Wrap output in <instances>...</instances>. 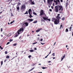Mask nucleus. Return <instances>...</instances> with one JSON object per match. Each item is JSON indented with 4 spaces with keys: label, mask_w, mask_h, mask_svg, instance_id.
I'll return each instance as SVG.
<instances>
[{
    "label": "nucleus",
    "mask_w": 73,
    "mask_h": 73,
    "mask_svg": "<svg viewBox=\"0 0 73 73\" xmlns=\"http://www.w3.org/2000/svg\"><path fill=\"white\" fill-rule=\"evenodd\" d=\"M62 20L64 21V20H65V17H63L62 19Z\"/></svg>",
    "instance_id": "obj_28"
},
{
    "label": "nucleus",
    "mask_w": 73,
    "mask_h": 73,
    "mask_svg": "<svg viewBox=\"0 0 73 73\" xmlns=\"http://www.w3.org/2000/svg\"><path fill=\"white\" fill-rule=\"evenodd\" d=\"M3 61H1V65H3Z\"/></svg>",
    "instance_id": "obj_37"
},
{
    "label": "nucleus",
    "mask_w": 73,
    "mask_h": 73,
    "mask_svg": "<svg viewBox=\"0 0 73 73\" xmlns=\"http://www.w3.org/2000/svg\"><path fill=\"white\" fill-rule=\"evenodd\" d=\"M66 32H69V30H68V29H66L65 30Z\"/></svg>",
    "instance_id": "obj_23"
},
{
    "label": "nucleus",
    "mask_w": 73,
    "mask_h": 73,
    "mask_svg": "<svg viewBox=\"0 0 73 73\" xmlns=\"http://www.w3.org/2000/svg\"><path fill=\"white\" fill-rule=\"evenodd\" d=\"M17 45V43H15L13 44V46H16Z\"/></svg>",
    "instance_id": "obj_32"
},
{
    "label": "nucleus",
    "mask_w": 73,
    "mask_h": 73,
    "mask_svg": "<svg viewBox=\"0 0 73 73\" xmlns=\"http://www.w3.org/2000/svg\"><path fill=\"white\" fill-rule=\"evenodd\" d=\"M28 14V11H26V12H25V14Z\"/></svg>",
    "instance_id": "obj_31"
},
{
    "label": "nucleus",
    "mask_w": 73,
    "mask_h": 73,
    "mask_svg": "<svg viewBox=\"0 0 73 73\" xmlns=\"http://www.w3.org/2000/svg\"><path fill=\"white\" fill-rule=\"evenodd\" d=\"M28 21H30L32 22L33 21V20H34V19H29L27 20Z\"/></svg>",
    "instance_id": "obj_13"
},
{
    "label": "nucleus",
    "mask_w": 73,
    "mask_h": 73,
    "mask_svg": "<svg viewBox=\"0 0 73 73\" xmlns=\"http://www.w3.org/2000/svg\"><path fill=\"white\" fill-rule=\"evenodd\" d=\"M65 58V55L64 54V56L63 57V58H62V59H61V61H62L64 58Z\"/></svg>",
    "instance_id": "obj_16"
},
{
    "label": "nucleus",
    "mask_w": 73,
    "mask_h": 73,
    "mask_svg": "<svg viewBox=\"0 0 73 73\" xmlns=\"http://www.w3.org/2000/svg\"><path fill=\"white\" fill-rule=\"evenodd\" d=\"M13 14H12V13L11 14V15L12 16H13Z\"/></svg>",
    "instance_id": "obj_58"
},
{
    "label": "nucleus",
    "mask_w": 73,
    "mask_h": 73,
    "mask_svg": "<svg viewBox=\"0 0 73 73\" xmlns=\"http://www.w3.org/2000/svg\"><path fill=\"white\" fill-rule=\"evenodd\" d=\"M7 61V59H5L4 60V62H6V61Z\"/></svg>",
    "instance_id": "obj_41"
},
{
    "label": "nucleus",
    "mask_w": 73,
    "mask_h": 73,
    "mask_svg": "<svg viewBox=\"0 0 73 73\" xmlns=\"http://www.w3.org/2000/svg\"><path fill=\"white\" fill-rule=\"evenodd\" d=\"M72 36L73 37V32H72Z\"/></svg>",
    "instance_id": "obj_63"
},
{
    "label": "nucleus",
    "mask_w": 73,
    "mask_h": 73,
    "mask_svg": "<svg viewBox=\"0 0 73 73\" xmlns=\"http://www.w3.org/2000/svg\"><path fill=\"white\" fill-rule=\"evenodd\" d=\"M55 58H56L55 57H54V58H53V59H55Z\"/></svg>",
    "instance_id": "obj_59"
},
{
    "label": "nucleus",
    "mask_w": 73,
    "mask_h": 73,
    "mask_svg": "<svg viewBox=\"0 0 73 73\" xmlns=\"http://www.w3.org/2000/svg\"><path fill=\"white\" fill-rule=\"evenodd\" d=\"M30 1L31 5H34L35 4V3H34V2L32 1V0H30Z\"/></svg>",
    "instance_id": "obj_10"
},
{
    "label": "nucleus",
    "mask_w": 73,
    "mask_h": 73,
    "mask_svg": "<svg viewBox=\"0 0 73 73\" xmlns=\"http://www.w3.org/2000/svg\"><path fill=\"white\" fill-rule=\"evenodd\" d=\"M56 18L57 20L59 21H60V19H61V17L59 16H57Z\"/></svg>",
    "instance_id": "obj_11"
},
{
    "label": "nucleus",
    "mask_w": 73,
    "mask_h": 73,
    "mask_svg": "<svg viewBox=\"0 0 73 73\" xmlns=\"http://www.w3.org/2000/svg\"><path fill=\"white\" fill-rule=\"evenodd\" d=\"M49 11H50V12H52V9H50L49 10Z\"/></svg>",
    "instance_id": "obj_36"
},
{
    "label": "nucleus",
    "mask_w": 73,
    "mask_h": 73,
    "mask_svg": "<svg viewBox=\"0 0 73 73\" xmlns=\"http://www.w3.org/2000/svg\"><path fill=\"white\" fill-rule=\"evenodd\" d=\"M60 14H58V15L57 16H60Z\"/></svg>",
    "instance_id": "obj_53"
},
{
    "label": "nucleus",
    "mask_w": 73,
    "mask_h": 73,
    "mask_svg": "<svg viewBox=\"0 0 73 73\" xmlns=\"http://www.w3.org/2000/svg\"><path fill=\"white\" fill-rule=\"evenodd\" d=\"M48 62H49V63L50 62V61H49Z\"/></svg>",
    "instance_id": "obj_64"
},
{
    "label": "nucleus",
    "mask_w": 73,
    "mask_h": 73,
    "mask_svg": "<svg viewBox=\"0 0 73 73\" xmlns=\"http://www.w3.org/2000/svg\"><path fill=\"white\" fill-rule=\"evenodd\" d=\"M16 8L18 11H19V10H20V7H19L18 6L16 7Z\"/></svg>",
    "instance_id": "obj_19"
},
{
    "label": "nucleus",
    "mask_w": 73,
    "mask_h": 73,
    "mask_svg": "<svg viewBox=\"0 0 73 73\" xmlns=\"http://www.w3.org/2000/svg\"><path fill=\"white\" fill-rule=\"evenodd\" d=\"M54 2L55 3L56 5H58V4H60V0H56V1L55 0H54Z\"/></svg>",
    "instance_id": "obj_3"
},
{
    "label": "nucleus",
    "mask_w": 73,
    "mask_h": 73,
    "mask_svg": "<svg viewBox=\"0 0 73 73\" xmlns=\"http://www.w3.org/2000/svg\"><path fill=\"white\" fill-rule=\"evenodd\" d=\"M66 48H67V47H68V45H66Z\"/></svg>",
    "instance_id": "obj_62"
},
{
    "label": "nucleus",
    "mask_w": 73,
    "mask_h": 73,
    "mask_svg": "<svg viewBox=\"0 0 73 73\" xmlns=\"http://www.w3.org/2000/svg\"><path fill=\"white\" fill-rule=\"evenodd\" d=\"M61 2H63V1L62 0H60Z\"/></svg>",
    "instance_id": "obj_56"
},
{
    "label": "nucleus",
    "mask_w": 73,
    "mask_h": 73,
    "mask_svg": "<svg viewBox=\"0 0 73 73\" xmlns=\"http://www.w3.org/2000/svg\"><path fill=\"white\" fill-rule=\"evenodd\" d=\"M48 3V7L49 8H50V6L52 5V1H51V0H47Z\"/></svg>",
    "instance_id": "obj_5"
},
{
    "label": "nucleus",
    "mask_w": 73,
    "mask_h": 73,
    "mask_svg": "<svg viewBox=\"0 0 73 73\" xmlns=\"http://www.w3.org/2000/svg\"><path fill=\"white\" fill-rule=\"evenodd\" d=\"M29 51H30V52H34V50H29Z\"/></svg>",
    "instance_id": "obj_21"
},
{
    "label": "nucleus",
    "mask_w": 73,
    "mask_h": 73,
    "mask_svg": "<svg viewBox=\"0 0 73 73\" xmlns=\"http://www.w3.org/2000/svg\"><path fill=\"white\" fill-rule=\"evenodd\" d=\"M9 44H10V42H8L6 44V45H8Z\"/></svg>",
    "instance_id": "obj_40"
},
{
    "label": "nucleus",
    "mask_w": 73,
    "mask_h": 73,
    "mask_svg": "<svg viewBox=\"0 0 73 73\" xmlns=\"http://www.w3.org/2000/svg\"><path fill=\"white\" fill-rule=\"evenodd\" d=\"M52 55L53 56H55V53H53L52 54Z\"/></svg>",
    "instance_id": "obj_39"
},
{
    "label": "nucleus",
    "mask_w": 73,
    "mask_h": 73,
    "mask_svg": "<svg viewBox=\"0 0 73 73\" xmlns=\"http://www.w3.org/2000/svg\"><path fill=\"white\" fill-rule=\"evenodd\" d=\"M35 69V67H33V68H32L29 71V72H31V71H32V70H33V69Z\"/></svg>",
    "instance_id": "obj_20"
},
{
    "label": "nucleus",
    "mask_w": 73,
    "mask_h": 73,
    "mask_svg": "<svg viewBox=\"0 0 73 73\" xmlns=\"http://www.w3.org/2000/svg\"><path fill=\"white\" fill-rule=\"evenodd\" d=\"M15 58V57H14L11 60H13V58Z\"/></svg>",
    "instance_id": "obj_61"
},
{
    "label": "nucleus",
    "mask_w": 73,
    "mask_h": 73,
    "mask_svg": "<svg viewBox=\"0 0 73 73\" xmlns=\"http://www.w3.org/2000/svg\"><path fill=\"white\" fill-rule=\"evenodd\" d=\"M55 11L56 12H58V7L57 6H55Z\"/></svg>",
    "instance_id": "obj_8"
},
{
    "label": "nucleus",
    "mask_w": 73,
    "mask_h": 73,
    "mask_svg": "<svg viewBox=\"0 0 73 73\" xmlns=\"http://www.w3.org/2000/svg\"><path fill=\"white\" fill-rule=\"evenodd\" d=\"M18 5H21V3H19L18 4Z\"/></svg>",
    "instance_id": "obj_38"
},
{
    "label": "nucleus",
    "mask_w": 73,
    "mask_h": 73,
    "mask_svg": "<svg viewBox=\"0 0 73 73\" xmlns=\"http://www.w3.org/2000/svg\"><path fill=\"white\" fill-rule=\"evenodd\" d=\"M21 31L22 32H23V31H24V29H23V27H22L20 29V30H19V31L18 32V35H20V32Z\"/></svg>",
    "instance_id": "obj_7"
},
{
    "label": "nucleus",
    "mask_w": 73,
    "mask_h": 73,
    "mask_svg": "<svg viewBox=\"0 0 73 73\" xmlns=\"http://www.w3.org/2000/svg\"><path fill=\"white\" fill-rule=\"evenodd\" d=\"M57 6L58 7L59 11H60L61 9V12H62V11H63L62 6H60V5H58Z\"/></svg>",
    "instance_id": "obj_2"
},
{
    "label": "nucleus",
    "mask_w": 73,
    "mask_h": 73,
    "mask_svg": "<svg viewBox=\"0 0 73 73\" xmlns=\"http://www.w3.org/2000/svg\"><path fill=\"white\" fill-rule=\"evenodd\" d=\"M0 48H1V50H3V48L2 47H1V46H0Z\"/></svg>",
    "instance_id": "obj_26"
},
{
    "label": "nucleus",
    "mask_w": 73,
    "mask_h": 73,
    "mask_svg": "<svg viewBox=\"0 0 73 73\" xmlns=\"http://www.w3.org/2000/svg\"><path fill=\"white\" fill-rule=\"evenodd\" d=\"M6 58H9V56H7L6 57Z\"/></svg>",
    "instance_id": "obj_27"
},
{
    "label": "nucleus",
    "mask_w": 73,
    "mask_h": 73,
    "mask_svg": "<svg viewBox=\"0 0 73 73\" xmlns=\"http://www.w3.org/2000/svg\"><path fill=\"white\" fill-rule=\"evenodd\" d=\"M41 68H42V69H46V67H41Z\"/></svg>",
    "instance_id": "obj_24"
},
{
    "label": "nucleus",
    "mask_w": 73,
    "mask_h": 73,
    "mask_svg": "<svg viewBox=\"0 0 73 73\" xmlns=\"http://www.w3.org/2000/svg\"><path fill=\"white\" fill-rule=\"evenodd\" d=\"M29 14V17H30V19H32V18H31V17H33V16L31 15V14Z\"/></svg>",
    "instance_id": "obj_18"
},
{
    "label": "nucleus",
    "mask_w": 73,
    "mask_h": 73,
    "mask_svg": "<svg viewBox=\"0 0 73 73\" xmlns=\"http://www.w3.org/2000/svg\"><path fill=\"white\" fill-rule=\"evenodd\" d=\"M28 57L29 58H31V55H29L28 56Z\"/></svg>",
    "instance_id": "obj_35"
},
{
    "label": "nucleus",
    "mask_w": 73,
    "mask_h": 73,
    "mask_svg": "<svg viewBox=\"0 0 73 73\" xmlns=\"http://www.w3.org/2000/svg\"><path fill=\"white\" fill-rule=\"evenodd\" d=\"M68 2H67L66 3V8H67V7H68Z\"/></svg>",
    "instance_id": "obj_14"
},
{
    "label": "nucleus",
    "mask_w": 73,
    "mask_h": 73,
    "mask_svg": "<svg viewBox=\"0 0 73 73\" xmlns=\"http://www.w3.org/2000/svg\"><path fill=\"white\" fill-rule=\"evenodd\" d=\"M47 20H48L49 21H50V19H48L47 18Z\"/></svg>",
    "instance_id": "obj_34"
},
{
    "label": "nucleus",
    "mask_w": 73,
    "mask_h": 73,
    "mask_svg": "<svg viewBox=\"0 0 73 73\" xmlns=\"http://www.w3.org/2000/svg\"><path fill=\"white\" fill-rule=\"evenodd\" d=\"M62 27V25H60V29H61V28Z\"/></svg>",
    "instance_id": "obj_46"
},
{
    "label": "nucleus",
    "mask_w": 73,
    "mask_h": 73,
    "mask_svg": "<svg viewBox=\"0 0 73 73\" xmlns=\"http://www.w3.org/2000/svg\"><path fill=\"white\" fill-rule=\"evenodd\" d=\"M41 29H39L38 30L36 31V32L37 33V32H40V30H41Z\"/></svg>",
    "instance_id": "obj_15"
},
{
    "label": "nucleus",
    "mask_w": 73,
    "mask_h": 73,
    "mask_svg": "<svg viewBox=\"0 0 73 73\" xmlns=\"http://www.w3.org/2000/svg\"><path fill=\"white\" fill-rule=\"evenodd\" d=\"M46 15V14H45L44 12V10L42 9H41L40 12V16H42V15Z\"/></svg>",
    "instance_id": "obj_4"
},
{
    "label": "nucleus",
    "mask_w": 73,
    "mask_h": 73,
    "mask_svg": "<svg viewBox=\"0 0 73 73\" xmlns=\"http://www.w3.org/2000/svg\"><path fill=\"white\" fill-rule=\"evenodd\" d=\"M36 65V63H35V64H33V66H34V65Z\"/></svg>",
    "instance_id": "obj_57"
},
{
    "label": "nucleus",
    "mask_w": 73,
    "mask_h": 73,
    "mask_svg": "<svg viewBox=\"0 0 73 73\" xmlns=\"http://www.w3.org/2000/svg\"><path fill=\"white\" fill-rule=\"evenodd\" d=\"M51 8L53 9V6H51Z\"/></svg>",
    "instance_id": "obj_52"
},
{
    "label": "nucleus",
    "mask_w": 73,
    "mask_h": 73,
    "mask_svg": "<svg viewBox=\"0 0 73 73\" xmlns=\"http://www.w3.org/2000/svg\"><path fill=\"white\" fill-rule=\"evenodd\" d=\"M9 41H10V42H11L12 41H13V40L10 39L9 40Z\"/></svg>",
    "instance_id": "obj_43"
},
{
    "label": "nucleus",
    "mask_w": 73,
    "mask_h": 73,
    "mask_svg": "<svg viewBox=\"0 0 73 73\" xmlns=\"http://www.w3.org/2000/svg\"><path fill=\"white\" fill-rule=\"evenodd\" d=\"M52 20V21H53L54 23V24L56 25H57V24L60 23V21L58 20L57 19L53 18Z\"/></svg>",
    "instance_id": "obj_1"
},
{
    "label": "nucleus",
    "mask_w": 73,
    "mask_h": 73,
    "mask_svg": "<svg viewBox=\"0 0 73 73\" xmlns=\"http://www.w3.org/2000/svg\"><path fill=\"white\" fill-rule=\"evenodd\" d=\"M1 32H3V28H1Z\"/></svg>",
    "instance_id": "obj_49"
},
{
    "label": "nucleus",
    "mask_w": 73,
    "mask_h": 73,
    "mask_svg": "<svg viewBox=\"0 0 73 73\" xmlns=\"http://www.w3.org/2000/svg\"><path fill=\"white\" fill-rule=\"evenodd\" d=\"M43 20H47V18H45L44 17H43Z\"/></svg>",
    "instance_id": "obj_17"
},
{
    "label": "nucleus",
    "mask_w": 73,
    "mask_h": 73,
    "mask_svg": "<svg viewBox=\"0 0 73 73\" xmlns=\"http://www.w3.org/2000/svg\"><path fill=\"white\" fill-rule=\"evenodd\" d=\"M41 44H42V45H44V44H45V43H41Z\"/></svg>",
    "instance_id": "obj_45"
},
{
    "label": "nucleus",
    "mask_w": 73,
    "mask_h": 73,
    "mask_svg": "<svg viewBox=\"0 0 73 73\" xmlns=\"http://www.w3.org/2000/svg\"><path fill=\"white\" fill-rule=\"evenodd\" d=\"M14 22H15V21L14 20L13 21H11L10 23V24H12Z\"/></svg>",
    "instance_id": "obj_25"
},
{
    "label": "nucleus",
    "mask_w": 73,
    "mask_h": 73,
    "mask_svg": "<svg viewBox=\"0 0 73 73\" xmlns=\"http://www.w3.org/2000/svg\"><path fill=\"white\" fill-rule=\"evenodd\" d=\"M37 42H35L34 43H33V44H37Z\"/></svg>",
    "instance_id": "obj_47"
},
{
    "label": "nucleus",
    "mask_w": 73,
    "mask_h": 73,
    "mask_svg": "<svg viewBox=\"0 0 73 73\" xmlns=\"http://www.w3.org/2000/svg\"><path fill=\"white\" fill-rule=\"evenodd\" d=\"M37 23V21H36L33 22V23Z\"/></svg>",
    "instance_id": "obj_29"
},
{
    "label": "nucleus",
    "mask_w": 73,
    "mask_h": 73,
    "mask_svg": "<svg viewBox=\"0 0 73 73\" xmlns=\"http://www.w3.org/2000/svg\"><path fill=\"white\" fill-rule=\"evenodd\" d=\"M1 37H3V35H1Z\"/></svg>",
    "instance_id": "obj_54"
},
{
    "label": "nucleus",
    "mask_w": 73,
    "mask_h": 73,
    "mask_svg": "<svg viewBox=\"0 0 73 73\" xmlns=\"http://www.w3.org/2000/svg\"><path fill=\"white\" fill-rule=\"evenodd\" d=\"M19 36V35L17 34L15 35V37H17Z\"/></svg>",
    "instance_id": "obj_42"
},
{
    "label": "nucleus",
    "mask_w": 73,
    "mask_h": 73,
    "mask_svg": "<svg viewBox=\"0 0 73 73\" xmlns=\"http://www.w3.org/2000/svg\"><path fill=\"white\" fill-rule=\"evenodd\" d=\"M9 35H10L9 36V37L10 36H11L12 35V34H11V33H10Z\"/></svg>",
    "instance_id": "obj_48"
},
{
    "label": "nucleus",
    "mask_w": 73,
    "mask_h": 73,
    "mask_svg": "<svg viewBox=\"0 0 73 73\" xmlns=\"http://www.w3.org/2000/svg\"><path fill=\"white\" fill-rule=\"evenodd\" d=\"M32 11V10L31 9H29L28 10V13L29 14H30L31 13V11Z\"/></svg>",
    "instance_id": "obj_12"
},
{
    "label": "nucleus",
    "mask_w": 73,
    "mask_h": 73,
    "mask_svg": "<svg viewBox=\"0 0 73 73\" xmlns=\"http://www.w3.org/2000/svg\"><path fill=\"white\" fill-rule=\"evenodd\" d=\"M5 53L6 54H7L8 53V52L7 51H5Z\"/></svg>",
    "instance_id": "obj_33"
},
{
    "label": "nucleus",
    "mask_w": 73,
    "mask_h": 73,
    "mask_svg": "<svg viewBox=\"0 0 73 73\" xmlns=\"http://www.w3.org/2000/svg\"><path fill=\"white\" fill-rule=\"evenodd\" d=\"M44 2L45 3V0H44Z\"/></svg>",
    "instance_id": "obj_60"
},
{
    "label": "nucleus",
    "mask_w": 73,
    "mask_h": 73,
    "mask_svg": "<svg viewBox=\"0 0 73 73\" xmlns=\"http://www.w3.org/2000/svg\"><path fill=\"white\" fill-rule=\"evenodd\" d=\"M50 53H51V50L50 51V52L49 53V54H48L49 55L50 54Z\"/></svg>",
    "instance_id": "obj_51"
},
{
    "label": "nucleus",
    "mask_w": 73,
    "mask_h": 73,
    "mask_svg": "<svg viewBox=\"0 0 73 73\" xmlns=\"http://www.w3.org/2000/svg\"><path fill=\"white\" fill-rule=\"evenodd\" d=\"M26 8L25 7V5H23L21 8V9L22 11H24V9H25Z\"/></svg>",
    "instance_id": "obj_6"
},
{
    "label": "nucleus",
    "mask_w": 73,
    "mask_h": 73,
    "mask_svg": "<svg viewBox=\"0 0 73 73\" xmlns=\"http://www.w3.org/2000/svg\"><path fill=\"white\" fill-rule=\"evenodd\" d=\"M33 14L35 15H37V14L35 12H33Z\"/></svg>",
    "instance_id": "obj_30"
},
{
    "label": "nucleus",
    "mask_w": 73,
    "mask_h": 73,
    "mask_svg": "<svg viewBox=\"0 0 73 73\" xmlns=\"http://www.w3.org/2000/svg\"><path fill=\"white\" fill-rule=\"evenodd\" d=\"M48 56H49V54H48L45 57V58H47V57H48Z\"/></svg>",
    "instance_id": "obj_44"
},
{
    "label": "nucleus",
    "mask_w": 73,
    "mask_h": 73,
    "mask_svg": "<svg viewBox=\"0 0 73 73\" xmlns=\"http://www.w3.org/2000/svg\"><path fill=\"white\" fill-rule=\"evenodd\" d=\"M72 27H70V28H68V29H69V31H71V30L72 29Z\"/></svg>",
    "instance_id": "obj_22"
},
{
    "label": "nucleus",
    "mask_w": 73,
    "mask_h": 73,
    "mask_svg": "<svg viewBox=\"0 0 73 73\" xmlns=\"http://www.w3.org/2000/svg\"><path fill=\"white\" fill-rule=\"evenodd\" d=\"M42 40H43V39H40V41H42Z\"/></svg>",
    "instance_id": "obj_50"
},
{
    "label": "nucleus",
    "mask_w": 73,
    "mask_h": 73,
    "mask_svg": "<svg viewBox=\"0 0 73 73\" xmlns=\"http://www.w3.org/2000/svg\"><path fill=\"white\" fill-rule=\"evenodd\" d=\"M35 50H37V48H34Z\"/></svg>",
    "instance_id": "obj_55"
},
{
    "label": "nucleus",
    "mask_w": 73,
    "mask_h": 73,
    "mask_svg": "<svg viewBox=\"0 0 73 73\" xmlns=\"http://www.w3.org/2000/svg\"><path fill=\"white\" fill-rule=\"evenodd\" d=\"M28 23L27 22H25L23 25V27L25 26H25H26L27 27L28 25ZM26 25V26H25Z\"/></svg>",
    "instance_id": "obj_9"
}]
</instances>
